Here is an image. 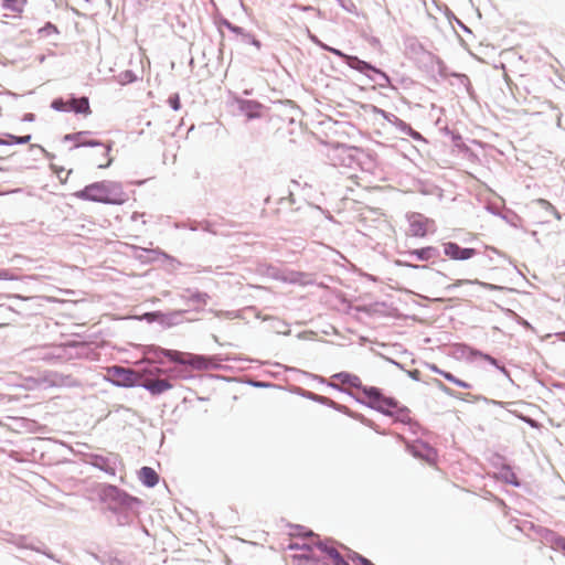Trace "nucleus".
Listing matches in <instances>:
<instances>
[{"instance_id": "obj_41", "label": "nucleus", "mask_w": 565, "mask_h": 565, "mask_svg": "<svg viewBox=\"0 0 565 565\" xmlns=\"http://www.w3.org/2000/svg\"><path fill=\"white\" fill-rule=\"evenodd\" d=\"M136 79V74L130 70L124 71L118 75V83L121 85L134 83Z\"/></svg>"}, {"instance_id": "obj_11", "label": "nucleus", "mask_w": 565, "mask_h": 565, "mask_svg": "<svg viewBox=\"0 0 565 565\" xmlns=\"http://www.w3.org/2000/svg\"><path fill=\"white\" fill-rule=\"evenodd\" d=\"M444 254L454 260H468L477 255V249L472 247H461L455 242H447L443 244Z\"/></svg>"}, {"instance_id": "obj_45", "label": "nucleus", "mask_w": 565, "mask_h": 565, "mask_svg": "<svg viewBox=\"0 0 565 565\" xmlns=\"http://www.w3.org/2000/svg\"><path fill=\"white\" fill-rule=\"evenodd\" d=\"M51 107L56 111H65L67 113V100L62 97L55 98L51 103Z\"/></svg>"}, {"instance_id": "obj_6", "label": "nucleus", "mask_w": 565, "mask_h": 565, "mask_svg": "<svg viewBox=\"0 0 565 565\" xmlns=\"http://www.w3.org/2000/svg\"><path fill=\"white\" fill-rule=\"evenodd\" d=\"M154 367L142 369V379L140 380L139 387L148 391L152 396H158L173 387L168 379H158L161 374H157Z\"/></svg>"}, {"instance_id": "obj_62", "label": "nucleus", "mask_w": 565, "mask_h": 565, "mask_svg": "<svg viewBox=\"0 0 565 565\" xmlns=\"http://www.w3.org/2000/svg\"><path fill=\"white\" fill-rule=\"evenodd\" d=\"M11 279L9 271L6 269L0 270V280H8Z\"/></svg>"}, {"instance_id": "obj_18", "label": "nucleus", "mask_w": 565, "mask_h": 565, "mask_svg": "<svg viewBox=\"0 0 565 565\" xmlns=\"http://www.w3.org/2000/svg\"><path fill=\"white\" fill-rule=\"evenodd\" d=\"M67 113H75L85 116L89 115L92 110L88 97H76L75 95H71L67 99Z\"/></svg>"}, {"instance_id": "obj_8", "label": "nucleus", "mask_w": 565, "mask_h": 565, "mask_svg": "<svg viewBox=\"0 0 565 565\" xmlns=\"http://www.w3.org/2000/svg\"><path fill=\"white\" fill-rule=\"evenodd\" d=\"M87 462L107 475L115 477L118 465H121V458L118 454L109 452L107 456L99 454H90L87 457Z\"/></svg>"}, {"instance_id": "obj_27", "label": "nucleus", "mask_w": 565, "mask_h": 565, "mask_svg": "<svg viewBox=\"0 0 565 565\" xmlns=\"http://www.w3.org/2000/svg\"><path fill=\"white\" fill-rule=\"evenodd\" d=\"M330 53L339 56L349 67H351L352 70H358L359 66H361V62L362 60L359 58L358 56L355 55H349V54H345L344 52H342L341 50L339 49H335V47H332V50H330ZM364 64H362L363 66Z\"/></svg>"}, {"instance_id": "obj_21", "label": "nucleus", "mask_w": 565, "mask_h": 565, "mask_svg": "<svg viewBox=\"0 0 565 565\" xmlns=\"http://www.w3.org/2000/svg\"><path fill=\"white\" fill-rule=\"evenodd\" d=\"M334 411L339 412V413H342L355 420H359L360 423H362L363 425L374 429L376 433H380L382 434L379 429H377V426L375 425V423L369 418H366L364 415L360 414V413H356V412H353L351 411L348 406L345 405H342V404H339L337 403L335 407H334Z\"/></svg>"}, {"instance_id": "obj_44", "label": "nucleus", "mask_w": 565, "mask_h": 565, "mask_svg": "<svg viewBox=\"0 0 565 565\" xmlns=\"http://www.w3.org/2000/svg\"><path fill=\"white\" fill-rule=\"evenodd\" d=\"M329 557L332 559L333 565H350L348 561L338 552V550H332L329 553Z\"/></svg>"}, {"instance_id": "obj_30", "label": "nucleus", "mask_w": 565, "mask_h": 565, "mask_svg": "<svg viewBox=\"0 0 565 565\" xmlns=\"http://www.w3.org/2000/svg\"><path fill=\"white\" fill-rule=\"evenodd\" d=\"M52 383L54 385H66V386H77L78 383L71 375H63L58 373L53 374Z\"/></svg>"}, {"instance_id": "obj_53", "label": "nucleus", "mask_w": 565, "mask_h": 565, "mask_svg": "<svg viewBox=\"0 0 565 565\" xmlns=\"http://www.w3.org/2000/svg\"><path fill=\"white\" fill-rule=\"evenodd\" d=\"M407 372V375L414 380V381H419L420 380V371L417 370V369H414V370H408L406 371Z\"/></svg>"}, {"instance_id": "obj_39", "label": "nucleus", "mask_w": 565, "mask_h": 565, "mask_svg": "<svg viewBox=\"0 0 565 565\" xmlns=\"http://www.w3.org/2000/svg\"><path fill=\"white\" fill-rule=\"evenodd\" d=\"M38 33L42 38H50L52 35H57L60 32L55 24L46 22L44 26L39 29Z\"/></svg>"}, {"instance_id": "obj_25", "label": "nucleus", "mask_w": 565, "mask_h": 565, "mask_svg": "<svg viewBox=\"0 0 565 565\" xmlns=\"http://www.w3.org/2000/svg\"><path fill=\"white\" fill-rule=\"evenodd\" d=\"M392 125L396 127L402 134L412 137L414 140H423L422 135L414 130L411 125L398 117H393Z\"/></svg>"}, {"instance_id": "obj_1", "label": "nucleus", "mask_w": 565, "mask_h": 565, "mask_svg": "<svg viewBox=\"0 0 565 565\" xmlns=\"http://www.w3.org/2000/svg\"><path fill=\"white\" fill-rule=\"evenodd\" d=\"M99 497L107 504L108 510L117 515V524L120 526L130 524L139 514V509L142 505L139 498L130 495L114 484L103 486Z\"/></svg>"}, {"instance_id": "obj_64", "label": "nucleus", "mask_w": 565, "mask_h": 565, "mask_svg": "<svg viewBox=\"0 0 565 565\" xmlns=\"http://www.w3.org/2000/svg\"><path fill=\"white\" fill-rule=\"evenodd\" d=\"M250 44L254 45L257 50H259L262 47V43L259 40H257L255 36L254 39L250 41Z\"/></svg>"}, {"instance_id": "obj_15", "label": "nucleus", "mask_w": 565, "mask_h": 565, "mask_svg": "<svg viewBox=\"0 0 565 565\" xmlns=\"http://www.w3.org/2000/svg\"><path fill=\"white\" fill-rule=\"evenodd\" d=\"M407 450L415 457L427 462H431L436 457V451L428 444L416 441L407 445Z\"/></svg>"}, {"instance_id": "obj_22", "label": "nucleus", "mask_w": 565, "mask_h": 565, "mask_svg": "<svg viewBox=\"0 0 565 565\" xmlns=\"http://www.w3.org/2000/svg\"><path fill=\"white\" fill-rule=\"evenodd\" d=\"M332 379L338 380L341 383V385H348L359 391H362L364 386L362 384L361 379L358 375L344 371L335 373L334 375H332Z\"/></svg>"}, {"instance_id": "obj_36", "label": "nucleus", "mask_w": 565, "mask_h": 565, "mask_svg": "<svg viewBox=\"0 0 565 565\" xmlns=\"http://www.w3.org/2000/svg\"><path fill=\"white\" fill-rule=\"evenodd\" d=\"M25 0H3L2 7L13 12H22Z\"/></svg>"}, {"instance_id": "obj_23", "label": "nucleus", "mask_w": 565, "mask_h": 565, "mask_svg": "<svg viewBox=\"0 0 565 565\" xmlns=\"http://www.w3.org/2000/svg\"><path fill=\"white\" fill-rule=\"evenodd\" d=\"M341 158L340 164L351 168L356 163V153L360 151L356 147L340 146L337 148Z\"/></svg>"}, {"instance_id": "obj_42", "label": "nucleus", "mask_w": 565, "mask_h": 565, "mask_svg": "<svg viewBox=\"0 0 565 565\" xmlns=\"http://www.w3.org/2000/svg\"><path fill=\"white\" fill-rule=\"evenodd\" d=\"M443 376H444L447 381H449V382L454 383L455 385H457V386H459V387H462V388H470V387H471V384H469L468 382H465V381H462V380H460V379L456 377V376H455L452 373H450V372H445V373H443Z\"/></svg>"}, {"instance_id": "obj_10", "label": "nucleus", "mask_w": 565, "mask_h": 565, "mask_svg": "<svg viewBox=\"0 0 565 565\" xmlns=\"http://www.w3.org/2000/svg\"><path fill=\"white\" fill-rule=\"evenodd\" d=\"M361 64H364L363 66L358 67V72L361 74L366 75L372 82L376 83L381 88L391 87V78L390 76L382 70L377 68L376 66L372 65L371 63L363 61Z\"/></svg>"}, {"instance_id": "obj_46", "label": "nucleus", "mask_w": 565, "mask_h": 565, "mask_svg": "<svg viewBox=\"0 0 565 565\" xmlns=\"http://www.w3.org/2000/svg\"><path fill=\"white\" fill-rule=\"evenodd\" d=\"M90 131H78V132H74V134H67L63 137V141L64 142H67V141H76V139H81L83 137H86L87 135H89Z\"/></svg>"}, {"instance_id": "obj_4", "label": "nucleus", "mask_w": 565, "mask_h": 565, "mask_svg": "<svg viewBox=\"0 0 565 565\" xmlns=\"http://www.w3.org/2000/svg\"><path fill=\"white\" fill-rule=\"evenodd\" d=\"M75 342L60 345H43L29 348L23 351L26 359L32 361H44L46 363H55L62 361L65 356L66 347H75Z\"/></svg>"}, {"instance_id": "obj_3", "label": "nucleus", "mask_w": 565, "mask_h": 565, "mask_svg": "<svg viewBox=\"0 0 565 565\" xmlns=\"http://www.w3.org/2000/svg\"><path fill=\"white\" fill-rule=\"evenodd\" d=\"M74 195L83 201L111 205H119L126 201L121 183L110 180L93 182L75 192Z\"/></svg>"}, {"instance_id": "obj_59", "label": "nucleus", "mask_w": 565, "mask_h": 565, "mask_svg": "<svg viewBox=\"0 0 565 565\" xmlns=\"http://www.w3.org/2000/svg\"><path fill=\"white\" fill-rule=\"evenodd\" d=\"M38 147H39V148H40V150L44 153V157H45L47 160L52 161V160L55 158V154H53L52 152L46 151V150H45L43 147H41V146H38Z\"/></svg>"}, {"instance_id": "obj_2", "label": "nucleus", "mask_w": 565, "mask_h": 565, "mask_svg": "<svg viewBox=\"0 0 565 565\" xmlns=\"http://www.w3.org/2000/svg\"><path fill=\"white\" fill-rule=\"evenodd\" d=\"M179 361H171L174 363L173 366L169 369L154 367L157 374H164L171 379L178 380H191L193 379L192 370H211L218 369L223 359L218 355H199L193 353H184L182 352V356L178 359Z\"/></svg>"}, {"instance_id": "obj_40", "label": "nucleus", "mask_w": 565, "mask_h": 565, "mask_svg": "<svg viewBox=\"0 0 565 565\" xmlns=\"http://www.w3.org/2000/svg\"><path fill=\"white\" fill-rule=\"evenodd\" d=\"M435 383L437 385V387L444 392L445 394H447L448 396H451V397H455V398H459L461 401H466V396L458 393V392H455L454 390H451L450 387H448L447 385H445L441 381L439 380H435Z\"/></svg>"}, {"instance_id": "obj_38", "label": "nucleus", "mask_w": 565, "mask_h": 565, "mask_svg": "<svg viewBox=\"0 0 565 565\" xmlns=\"http://www.w3.org/2000/svg\"><path fill=\"white\" fill-rule=\"evenodd\" d=\"M348 558L353 563H358L359 565H374L369 558L365 556L348 548Z\"/></svg>"}, {"instance_id": "obj_32", "label": "nucleus", "mask_w": 565, "mask_h": 565, "mask_svg": "<svg viewBox=\"0 0 565 565\" xmlns=\"http://www.w3.org/2000/svg\"><path fill=\"white\" fill-rule=\"evenodd\" d=\"M501 475L507 483H510L514 487H520V481H519L516 475L511 469V467L504 466L501 470Z\"/></svg>"}, {"instance_id": "obj_35", "label": "nucleus", "mask_w": 565, "mask_h": 565, "mask_svg": "<svg viewBox=\"0 0 565 565\" xmlns=\"http://www.w3.org/2000/svg\"><path fill=\"white\" fill-rule=\"evenodd\" d=\"M141 252H145V253H150V254H159L161 255L164 259H167L171 265L172 267L175 269L178 266L181 265V263L173 256L167 254L166 252L163 250H158V249H147V248H140Z\"/></svg>"}, {"instance_id": "obj_12", "label": "nucleus", "mask_w": 565, "mask_h": 565, "mask_svg": "<svg viewBox=\"0 0 565 565\" xmlns=\"http://www.w3.org/2000/svg\"><path fill=\"white\" fill-rule=\"evenodd\" d=\"M146 355L154 363H163V359H168L169 361H179L178 359L182 356L181 351L163 349L158 345H148L146 349Z\"/></svg>"}, {"instance_id": "obj_26", "label": "nucleus", "mask_w": 565, "mask_h": 565, "mask_svg": "<svg viewBox=\"0 0 565 565\" xmlns=\"http://www.w3.org/2000/svg\"><path fill=\"white\" fill-rule=\"evenodd\" d=\"M409 255L415 256L418 260H429L440 255L439 249L434 246H426L409 252Z\"/></svg>"}, {"instance_id": "obj_9", "label": "nucleus", "mask_w": 565, "mask_h": 565, "mask_svg": "<svg viewBox=\"0 0 565 565\" xmlns=\"http://www.w3.org/2000/svg\"><path fill=\"white\" fill-rule=\"evenodd\" d=\"M186 310H172L169 312L150 311L143 315L148 322H157L164 328H171L183 322Z\"/></svg>"}, {"instance_id": "obj_17", "label": "nucleus", "mask_w": 565, "mask_h": 565, "mask_svg": "<svg viewBox=\"0 0 565 565\" xmlns=\"http://www.w3.org/2000/svg\"><path fill=\"white\" fill-rule=\"evenodd\" d=\"M238 110L247 117V119H255L260 117L263 105L257 100L236 98Z\"/></svg>"}, {"instance_id": "obj_43", "label": "nucleus", "mask_w": 565, "mask_h": 565, "mask_svg": "<svg viewBox=\"0 0 565 565\" xmlns=\"http://www.w3.org/2000/svg\"><path fill=\"white\" fill-rule=\"evenodd\" d=\"M103 564L104 565H128L125 559L119 558L118 556L111 555V554L104 556Z\"/></svg>"}, {"instance_id": "obj_29", "label": "nucleus", "mask_w": 565, "mask_h": 565, "mask_svg": "<svg viewBox=\"0 0 565 565\" xmlns=\"http://www.w3.org/2000/svg\"><path fill=\"white\" fill-rule=\"evenodd\" d=\"M409 408L407 406H404V405H401L399 403L397 404V407L394 408V411L392 412V418L395 419V422H398V423H402V424H409L411 423V417H409Z\"/></svg>"}, {"instance_id": "obj_56", "label": "nucleus", "mask_w": 565, "mask_h": 565, "mask_svg": "<svg viewBox=\"0 0 565 565\" xmlns=\"http://www.w3.org/2000/svg\"><path fill=\"white\" fill-rule=\"evenodd\" d=\"M321 405H324V406H328V407L334 409L337 402H334L333 399H331L329 397L323 396V401H321Z\"/></svg>"}, {"instance_id": "obj_55", "label": "nucleus", "mask_w": 565, "mask_h": 565, "mask_svg": "<svg viewBox=\"0 0 565 565\" xmlns=\"http://www.w3.org/2000/svg\"><path fill=\"white\" fill-rule=\"evenodd\" d=\"M239 36L242 38V41L244 43H248V44H250V41L254 39V35L250 34L249 32H246L244 29H243V34H239Z\"/></svg>"}, {"instance_id": "obj_31", "label": "nucleus", "mask_w": 565, "mask_h": 565, "mask_svg": "<svg viewBox=\"0 0 565 565\" xmlns=\"http://www.w3.org/2000/svg\"><path fill=\"white\" fill-rule=\"evenodd\" d=\"M15 544H17V546H19V547L30 548V550L35 551V552H38V553H42V554H44V555H45V556H47L49 558H52V559L54 558V556H53L50 552L44 551V550H41L40 547H36V546H34L33 544L28 543V539H26V537H24V536H20V537L15 541Z\"/></svg>"}, {"instance_id": "obj_5", "label": "nucleus", "mask_w": 565, "mask_h": 565, "mask_svg": "<svg viewBox=\"0 0 565 565\" xmlns=\"http://www.w3.org/2000/svg\"><path fill=\"white\" fill-rule=\"evenodd\" d=\"M142 370L135 371L129 367L114 365L107 370V381L117 387H139Z\"/></svg>"}, {"instance_id": "obj_13", "label": "nucleus", "mask_w": 565, "mask_h": 565, "mask_svg": "<svg viewBox=\"0 0 565 565\" xmlns=\"http://www.w3.org/2000/svg\"><path fill=\"white\" fill-rule=\"evenodd\" d=\"M530 207L534 212H540L542 215V223L548 222V216L552 215L556 220L561 218V214L555 209L554 205H552L547 200L545 199H536L533 200L530 204Z\"/></svg>"}, {"instance_id": "obj_50", "label": "nucleus", "mask_w": 565, "mask_h": 565, "mask_svg": "<svg viewBox=\"0 0 565 565\" xmlns=\"http://www.w3.org/2000/svg\"><path fill=\"white\" fill-rule=\"evenodd\" d=\"M303 397L310 399V401H313L316 403H319L321 404V401H323V396L322 395H319V394H316L313 392H310V391H303V393L301 394Z\"/></svg>"}, {"instance_id": "obj_16", "label": "nucleus", "mask_w": 565, "mask_h": 565, "mask_svg": "<svg viewBox=\"0 0 565 565\" xmlns=\"http://www.w3.org/2000/svg\"><path fill=\"white\" fill-rule=\"evenodd\" d=\"M81 147H92V148H94V147H103L104 148L103 156L107 157L108 160H107L106 163L98 164L99 169L108 168L113 163V158L109 157V152L111 150V145L105 146L104 142L100 141V140L85 139V137H83L81 139H76V141H75V143H74L72 149L81 148Z\"/></svg>"}, {"instance_id": "obj_19", "label": "nucleus", "mask_w": 565, "mask_h": 565, "mask_svg": "<svg viewBox=\"0 0 565 565\" xmlns=\"http://www.w3.org/2000/svg\"><path fill=\"white\" fill-rule=\"evenodd\" d=\"M463 285H478V286H480V287H482V288H484L487 290H508L507 287L494 285V284H490V282H484V281H481V280H478V279H475V280H471V279H457L454 284H450V285L446 286L445 290L447 292H451L457 287H460V286H463Z\"/></svg>"}, {"instance_id": "obj_28", "label": "nucleus", "mask_w": 565, "mask_h": 565, "mask_svg": "<svg viewBox=\"0 0 565 565\" xmlns=\"http://www.w3.org/2000/svg\"><path fill=\"white\" fill-rule=\"evenodd\" d=\"M469 350H470V354H471L472 356H479V358H481L482 360L487 361L489 364H491V365L495 366V367H497L500 372H502L504 375L509 376V372H508V370L505 369V366L500 365V364H499V361H498L495 358L491 356V355H490V354H488V353H483V352H481V351H479V350H476V349H469Z\"/></svg>"}, {"instance_id": "obj_63", "label": "nucleus", "mask_w": 565, "mask_h": 565, "mask_svg": "<svg viewBox=\"0 0 565 565\" xmlns=\"http://www.w3.org/2000/svg\"><path fill=\"white\" fill-rule=\"evenodd\" d=\"M455 21L457 25L460 26L465 32L471 33L470 29L467 25H465L459 19L455 18Z\"/></svg>"}, {"instance_id": "obj_54", "label": "nucleus", "mask_w": 565, "mask_h": 565, "mask_svg": "<svg viewBox=\"0 0 565 565\" xmlns=\"http://www.w3.org/2000/svg\"><path fill=\"white\" fill-rule=\"evenodd\" d=\"M452 76L458 77L460 79L461 84H463L466 86L470 85V81L467 75L459 74V73H452Z\"/></svg>"}, {"instance_id": "obj_7", "label": "nucleus", "mask_w": 565, "mask_h": 565, "mask_svg": "<svg viewBox=\"0 0 565 565\" xmlns=\"http://www.w3.org/2000/svg\"><path fill=\"white\" fill-rule=\"evenodd\" d=\"M361 392L363 393L364 398H361L359 395H356L354 393H349V395L352 398H354V401L358 402L359 404H362V405H364L371 409H374L381 414H388L387 412L384 411L383 404H381L382 398L384 396L381 388H379L376 386L364 385Z\"/></svg>"}, {"instance_id": "obj_14", "label": "nucleus", "mask_w": 565, "mask_h": 565, "mask_svg": "<svg viewBox=\"0 0 565 565\" xmlns=\"http://www.w3.org/2000/svg\"><path fill=\"white\" fill-rule=\"evenodd\" d=\"M409 231L413 236L424 237L427 234V225L433 223L429 218L420 213H412L408 215Z\"/></svg>"}, {"instance_id": "obj_51", "label": "nucleus", "mask_w": 565, "mask_h": 565, "mask_svg": "<svg viewBox=\"0 0 565 565\" xmlns=\"http://www.w3.org/2000/svg\"><path fill=\"white\" fill-rule=\"evenodd\" d=\"M374 108V113L381 115L387 122H390L392 125V119L393 117H397L396 115L392 114V113H388V111H385L381 108H377L375 106H373Z\"/></svg>"}, {"instance_id": "obj_60", "label": "nucleus", "mask_w": 565, "mask_h": 565, "mask_svg": "<svg viewBox=\"0 0 565 565\" xmlns=\"http://www.w3.org/2000/svg\"><path fill=\"white\" fill-rule=\"evenodd\" d=\"M200 230L212 232L211 224L207 221L200 222Z\"/></svg>"}, {"instance_id": "obj_61", "label": "nucleus", "mask_w": 565, "mask_h": 565, "mask_svg": "<svg viewBox=\"0 0 565 565\" xmlns=\"http://www.w3.org/2000/svg\"><path fill=\"white\" fill-rule=\"evenodd\" d=\"M34 119H35V115L32 113L24 114L23 118H22L23 121H29V122L34 121Z\"/></svg>"}, {"instance_id": "obj_52", "label": "nucleus", "mask_w": 565, "mask_h": 565, "mask_svg": "<svg viewBox=\"0 0 565 565\" xmlns=\"http://www.w3.org/2000/svg\"><path fill=\"white\" fill-rule=\"evenodd\" d=\"M429 57H430L431 60H435V61H436V63H437V65H438V67H439V73H440L441 75H444V70L446 68V65H445L444 61H443V60H440L438 56H435V55H433V54H429Z\"/></svg>"}, {"instance_id": "obj_20", "label": "nucleus", "mask_w": 565, "mask_h": 565, "mask_svg": "<svg viewBox=\"0 0 565 565\" xmlns=\"http://www.w3.org/2000/svg\"><path fill=\"white\" fill-rule=\"evenodd\" d=\"M180 298L186 303L205 306L210 299V296L206 292L200 291L198 289L186 288L180 295Z\"/></svg>"}, {"instance_id": "obj_58", "label": "nucleus", "mask_w": 565, "mask_h": 565, "mask_svg": "<svg viewBox=\"0 0 565 565\" xmlns=\"http://www.w3.org/2000/svg\"><path fill=\"white\" fill-rule=\"evenodd\" d=\"M188 228H189L190 231H198V230H200V222H198V221H191V222H189V224H188Z\"/></svg>"}, {"instance_id": "obj_24", "label": "nucleus", "mask_w": 565, "mask_h": 565, "mask_svg": "<svg viewBox=\"0 0 565 565\" xmlns=\"http://www.w3.org/2000/svg\"><path fill=\"white\" fill-rule=\"evenodd\" d=\"M139 480L148 488H152L159 482V475L151 467H142L138 472Z\"/></svg>"}, {"instance_id": "obj_57", "label": "nucleus", "mask_w": 565, "mask_h": 565, "mask_svg": "<svg viewBox=\"0 0 565 565\" xmlns=\"http://www.w3.org/2000/svg\"><path fill=\"white\" fill-rule=\"evenodd\" d=\"M328 385H329L330 387H332V388H334V390H337V391H339V392L345 393V394H348V395H349V393H351L349 390H347V388L342 387L340 384H335V383H332V382H331V383H329Z\"/></svg>"}, {"instance_id": "obj_33", "label": "nucleus", "mask_w": 565, "mask_h": 565, "mask_svg": "<svg viewBox=\"0 0 565 565\" xmlns=\"http://www.w3.org/2000/svg\"><path fill=\"white\" fill-rule=\"evenodd\" d=\"M216 25L218 28H226L228 31H231L232 33L236 34V35H239V34H243V28L238 26V25H235L233 24L230 20H227L226 18H220L215 21Z\"/></svg>"}, {"instance_id": "obj_47", "label": "nucleus", "mask_w": 565, "mask_h": 565, "mask_svg": "<svg viewBox=\"0 0 565 565\" xmlns=\"http://www.w3.org/2000/svg\"><path fill=\"white\" fill-rule=\"evenodd\" d=\"M555 548L562 551L565 554V537L561 535H555L552 540Z\"/></svg>"}, {"instance_id": "obj_48", "label": "nucleus", "mask_w": 565, "mask_h": 565, "mask_svg": "<svg viewBox=\"0 0 565 565\" xmlns=\"http://www.w3.org/2000/svg\"><path fill=\"white\" fill-rule=\"evenodd\" d=\"M168 103L170 105V107L173 109V110H179L181 108V103H180V96L179 94H172L169 99H168Z\"/></svg>"}, {"instance_id": "obj_34", "label": "nucleus", "mask_w": 565, "mask_h": 565, "mask_svg": "<svg viewBox=\"0 0 565 565\" xmlns=\"http://www.w3.org/2000/svg\"><path fill=\"white\" fill-rule=\"evenodd\" d=\"M7 138V146H12V145H25L28 142H30L31 140V135H25V136H14V135H11V134H7L6 135Z\"/></svg>"}, {"instance_id": "obj_49", "label": "nucleus", "mask_w": 565, "mask_h": 565, "mask_svg": "<svg viewBox=\"0 0 565 565\" xmlns=\"http://www.w3.org/2000/svg\"><path fill=\"white\" fill-rule=\"evenodd\" d=\"M313 544L317 548H319L322 553L327 554L328 556L330 551L335 550L334 547L329 546L327 542H323L321 540H317Z\"/></svg>"}, {"instance_id": "obj_37", "label": "nucleus", "mask_w": 565, "mask_h": 565, "mask_svg": "<svg viewBox=\"0 0 565 565\" xmlns=\"http://www.w3.org/2000/svg\"><path fill=\"white\" fill-rule=\"evenodd\" d=\"M381 404H383L384 411L388 413L384 415L390 417L393 415L392 412L394 411V408L397 407L398 401L394 397L384 395Z\"/></svg>"}]
</instances>
